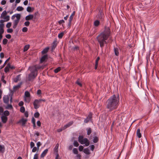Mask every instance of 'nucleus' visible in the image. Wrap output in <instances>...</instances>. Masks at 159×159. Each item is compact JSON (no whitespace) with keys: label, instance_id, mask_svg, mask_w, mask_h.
Returning a JSON list of instances; mask_svg holds the SVG:
<instances>
[{"label":"nucleus","instance_id":"obj_1","mask_svg":"<svg viewBox=\"0 0 159 159\" xmlns=\"http://www.w3.org/2000/svg\"><path fill=\"white\" fill-rule=\"evenodd\" d=\"M111 34V30L108 27L105 26L104 29L101 31L97 37V40L102 49L105 44H107L106 40L110 38Z\"/></svg>","mask_w":159,"mask_h":159},{"label":"nucleus","instance_id":"obj_2","mask_svg":"<svg viewBox=\"0 0 159 159\" xmlns=\"http://www.w3.org/2000/svg\"><path fill=\"white\" fill-rule=\"evenodd\" d=\"M120 97L119 94H115L110 97L106 102V107L108 109L109 111H111L116 109L119 105Z\"/></svg>","mask_w":159,"mask_h":159},{"label":"nucleus","instance_id":"obj_3","mask_svg":"<svg viewBox=\"0 0 159 159\" xmlns=\"http://www.w3.org/2000/svg\"><path fill=\"white\" fill-rule=\"evenodd\" d=\"M31 73L29 75L28 79L30 81L33 80L37 76L38 73L35 68L34 67H29Z\"/></svg>","mask_w":159,"mask_h":159},{"label":"nucleus","instance_id":"obj_4","mask_svg":"<svg viewBox=\"0 0 159 159\" xmlns=\"http://www.w3.org/2000/svg\"><path fill=\"white\" fill-rule=\"evenodd\" d=\"M96 17L97 19H99L100 20H102V21L103 20V18L104 17V16L102 10H100L99 11L98 14L97 15Z\"/></svg>","mask_w":159,"mask_h":159},{"label":"nucleus","instance_id":"obj_5","mask_svg":"<svg viewBox=\"0 0 159 159\" xmlns=\"http://www.w3.org/2000/svg\"><path fill=\"white\" fill-rule=\"evenodd\" d=\"M40 103L39 102V101L38 99L35 100L33 102V105L34 108L36 109L40 107V105L39 104Z\"/></svg>","mask_w":159,"mask_h":159},{"label":"nucleus","instance_id":"obj_6","mask_svg":"<svg viewBox=\"0 0 159 159\" xmlns=\"http://www.w3.org/2000/svg\"><path fill=\"white\" fill-rule=\"evenodd\" d=\"M92 118V113L90 112L89 113V115L84 120V122L85 123H88L90 120Z\"/></svg>","mask_w":159,"mask_h":159},{"label":"nucleus","instance_id":"obj_7","mask_svg":"<svg viewBox=\"0 0 159 159\" xmlns=\"http://www.w3.org/2000/svg\"><path fill=\"white\" fill-rule=\"evenodd\" d=\"M80 143L82 144H85L86 146H88L90 144L89 141L88 140L87 138H85Z\"/></svg>","mask_w":159,"mask_h":159},{"label":"nucleus","instance_id":"obj_8","mask_svg":"<svg viewBox=\"0 0 159 159\" xmlns=\"http://www.w3.org/2000/svg\"><path fill=\"white\" fill-rule=\"evenodd\" d=\"M75 12L74 11L71 15H70L69 17V22L68 23V25L69 26H70L71 25V22L72 21L73 19V18L74 16L75 15Z\"/></svg>","mask_w":159,"mask_h":159},{"label":"nucleus","instance_id":"obj_9","mask_svg":"<svg viewBox=\"0 0 159 159\" xmlns=\"http://www.w3.org/2000/svg\"><path fill=\"white\" fill-rule=\"evenodd\" d=\"M27 121V119H24V118H22L18 122V123H22V126H24L26 124Z\"/></svg>","mask_w":159,"mask_h":159},{"label":"nucleus","instance_id":"obj_10","mask_svg":"<svg viewBox=\"0 0 159 159\" xmlns=\"http://www.w3.org/2000/svg\"><path fill=\"white\" fill-rule=\"evenodd\" d=\"M1 119L2 122L4 124L7 122L8 120L7 117L4 116H2Z\"/></svg>","mask_w":159,"mask_h":159},{"label":"nucleus","instance_id":"obj_11","mask_svg":"<svg viewBox=\"0 0 159 159\" xmlns=\"http://www.w3.org/2000/svg\"><path fill=\"white\" fill-rule=\"evenodd\" d=\"M3 101L4 103L8 104L9 101V98L8 96H4L3 97Z\"/></svg>","mask_w":159,"mask_h":159},{"label":"nucleus","instance_id":"obj_12","mask_svg":"<svg viewBox=\"0 0 159 159\" xmlns=\"http://www.w3.org/2000/svg\"><path fill=\"white\" fill-rule=\"evenodd\" d=\"M73 121H70L68 122L67 124L63 126V129H66V128L69 127L72 125L73 123Z\"/></svg>","mask_w":159,"mask_h":159},{"label":"nucleus","instance_id":"obj_13","mask_svg":"<svg viewBox=\"0 0 159 159\" xmlns=\"http://www.w3.org/2000/svg\"><path fill=\"white\" fill-rule=\"evenodd\" d=\"M34 18V15L30 14L25 17V19L26 20L28 21L32 20Z\"/></svg>","mask_w":159,"mask_h":159},{"label":"nucleus","instance_id":"obj_14","mask_svg":"<svg viewBox=\"0 0 159 159\" xmlns=\"http://www.w3.org/2000/svg\"><path fill=\"white\" fill-rule=\"evenodd\" d=\"M20 75H17L16 77L14 79V81L15 82L17 83L18 81L20 80Z\"/></svg>","mask_w":159,"mask_h":159},{"label":"nucleus","instance_id":"obj_15","mask_svg":"<svg viewBox=\"0 0 159 159\" xmlns=\"http://www.w3.org/2000/svg\"><path fill=\"white\" fill-rule=\"evenodd\" d=\"M48 151V149H46L41 154V158L44 157L47 153Z\"/></svg>","mask_w":159,"mask_h":159},{"label":"nucleus","instance_id":"obj_16","mask_svg":"<svg viewBox=\"0 0 159 159\" xmlns=\"http://www.w3.org/2000/svg\"><path fill=\"white\" fill-rule=\"evenodd\" d=\"M48 59V56L47 55H45L43 56L40 59V62L41 63H42L44 62L45 60Z\"/></svg>","mask_w":159,"mask_h":159},{"label":"nucleus","instance_id":"obj_17","mask_svg":"<svg viewBox=\"0 0 159 159\" xmlns=\"http://www.w3.org/2000/svg\"><path fill=\"white\" fill-rule=\"evenodd\" d=\"M100 59V57H97V58L96 60L95 66V69L96 70L97 69L98 65V61Z\"/></svg>","mask_w":159,"mask_h":159},{"label":"nucleus","instance_id":"obj_18","mask_svg":"<svg viewBox=\"0 0 159 159\" xmlns=\"http://www.w3.org/2000/svg\"><path fill=\"white\" fill-rule=\"evenodd\" d=\"M19 22V21L16 20L13 21V27L14 29H15L16 27Z\"/></svg>","mask_w":159,"mask_h":159},{"label":"nucleus","instance_id":"obj_19","mask_svg":"<svg viewBox=\"0 0 159 159\" xmlns=\"http://www.w3.org/2000/svg\"><path fill=\"white\" fill-rule=\"evenodd\" d=\"M34 10V7H28L27 8V11L29 12H33Z\"/></svg>","mask_w":159,"mask_h":159},{"label":"nucleus","instance_id":"obj_20","mask_svg":"<svg viewBox=\"0 0 159 159\" xmlns=\"http://www.w3.org/2000/svg\"><path fill=\"white\" fill-rule=\"evenodd\" d=\"M57 43L56 41H54L52 44V50L54 49L57 46Z\"/></svg>","mask_w":159,"mask_h":159},{"label":"nucleus","instance_id":"obj_21","mask_svg":"<svg viewBox=\"0 0 159 159\" xmlns=\"http://www.w3.org/2000/svg\"><path fill=\"white\" fill-rule=\"evenodd\" d=\"M49 49V47H47L46 48L44 49L42 51V54H44L47 53L48 52Z\"/></svg>","mask_w":159,"mask_h":159},{"label":"nucleus","instance_id":"obj_22","mask_svg":"<svg viewBox=\"0 0 159 159\" xmlns=\"http://www.w3.org/2000/svg\"><path fill=\"white\" fill-rule=\"evenodd\" d=\"M137 136L139 138H140L141 137V134L140 132V129H139L137 130L136 132Z\"/></svg>","mask_w":159,"mask_h":159},{"label":"nucleus","instance_id":"obj_23","mask_svg":"<svg viewBox=\"0 0 159 159\" xmlns=\"http://www.w3.org/2000/svg\"><path fill=\"white\" fill-rule=\"evenodd\" d=\"M114 49L115 55L116 56H118L119 55L118 49L117 48H114Z\"/></svg>","mask_w":159,"mask_h":159},{"label":"nucleus","instance_id":"obj_24","mask_svg":"<svg viewBox=\"0 0 159 159\" xmlns=\"http://www.w3.org/2000/svg\"><path fill=\"white\" fill-rule=\"evenodd\" d=\"M21 84L22 83L20 82V83H19L17 85L13 87L14 89L15 90H16L18 89L19 88H20Z\"/></svg>","mask_w":159,"mask_h":159},{"label":"nucleus","instance_id":"obj_25","mask_svg":"<svg viewBox=\"0 0 159 159\" xmlns=\"http://www.w3.org/2000/svg\"><path fill=\"white\" fill-rule=\"evenodd\" d=\"M4 20H0V28L3 29L4 27V24H3Z\"/></svg>","mask_w":159,"mask_h":159},{"label":"nucleus","instance_id":"obj_26","mask_svg":"<svg viewBox=\"0 0 159 159\" xmlns=\"http://www.w3.org/2000/svg\"><path fill=\"white\" fill-rule=\"evenodd\" d=\"M31 67H34L35 68L37 72H38V70L39 69H43V67L42 66H32Z\"/></svg>","mask_w":159,"mask_h":159},{"label":"nucleus","instance_id":"obj_27","mask_svg":"<svg viewBox=\"0 0 159 159\" xmlns=\"http://www.w3.org/2000/svg\"><path fill=\"white\" fill-rule=\"evenodd\" d=\"M7 12L6 11H4L2 13L0 17L1 18H3L4 17L6 16V15L7 14Z\"/></svg>","mask_w":159,"mask_h":159},{"label":"nucleus","instance_id":"obj_28","mask_svg":"<svg viewBox=\"0 0 159 159\" xmlns=\"http://www.w3.org/2000/svg\"><path fill=\"white\" fill-rule=\"evenodd\" d=\"M15 15L16 17V20L19 21L21 17L20 14H15Z\"/></svg>","mask_w":159,"mask_h":159},{"label":"nucleus","instance_id":"obj_29","mask_svg":"<svg viewBox=\"0 0 159 159\" xmlns=\"http://www.w3.org/2000/svg\"><path fill=\"white\" fill-rule=\"evenodd\" d=\"M84 152L86 154H89L90 153L89 150L88 148H84Z\"/></svg>","mask_w":159,"mask_h":159},{"label":"nucleus","instance_id":"obj_30","mask_svg":"<svg viewBox=\"0 0 159 159\" xmlns=\"http://www.w3.org/2000/svg\"><path fill=\"white\" fill-rule=\"evenodd\" d=\"M84 139V137L82 135H79L78 139V141L80 143L82 142V141Z\"/></svg>","mask_w":159,"mask_h":159},{"label":"nucleus","instance_id":"obj_31","mask_svg":"<svg viewBox=\"0 0 159 159\" xmlns=\"http://www.w3.org/2000/svg\"><path fill=\"white\" fill-rule=\"evenodd\" d=\"M29 48H30L29 45L28 44V45H25L24 47L23 51L24 52H25L27 51L28 50V49H29Z\"/></svg>","mask_w":159,"mask_h":159},{"label":"nucleus","instance_id":"obj_32","mask_svg":"<svg viewBox=\"0 0 159 159\" xmlns=\"http://www.w3.org/2000/svg\"><path fill=\"white\" fill-rule=\"evenodd\" d=\"M99 24L100 22L98 20H95L94 22V25L96 27L98 26L99 25Z\"/></svg>","mask_w":159,"mask_h":159},{"label":"nucleus","instance_id":"obj_33","mask_svg":"<svg viewBox=\"0 0 159 159\" xmlns=\"http://www.w3.org/2000/svg\"><path fill=\"white\" fill-rule=\"evenodd\" d=\"M4 150L5 148L4 146L0 145V152H4Z\"/></svg>","mask_w":159,"mask_h":159},{"label":"nucleus","instance_id":"obj_34","mask_svg":"<svg viewBox=\"0 0 159 159\" xmlns=\"http://www.w3.org/2000/svg\"><path fill=\"white\" fill-rule=\"evenodd\" d=\"M99 140V139L98 137L97 136H94L93 137V143H97Z\"/></svg>","mask_w":159,"mask_h":159},{"label":"nucleus","instance_id":"obj_35","mask_svg":"<svg viewBox=\"0 0 159 159\" xmlns=\"http://www.w3.org/2000/svg\"><path fill=\"white\" fill-rule=\"evenodd\" d=\"M87 130V134L88 135H89L92 132L91 129L90 128H89L86 129Z\"/></svg>","mask_w":159,"mask_h":159},{"label":"nucleus","instance_id":"obj_36","mask_svg":"<svg viewBox=\"0 0 159 159\" xmlns=\"http://www.w3.org/2000/svg\"><path fill=\"white\" fill-rule=\"evenodd\" d=\"M10 57H9L4 62V64H3V65L0 68V69H2V68H3L6 65L7 63V61H8L10 60Z\"/></svg>","mask_w":159,"mask_h":159},{"label":"nucleus","instance_id":"obj_37","mask_svg":"<svg viewBox=\"0 0 159 159\" xmlns=\"http://www.w3.org/2000/svg\"><path fill=\"white\" fill-rule=\"evenodd\" d=\"M59 147V144L58 143H57L55 148H54V151L55 152H58V149Z\"/></svg>","mask_w":159,"mask_h":159},{"label":"nucleus","instance_id":"obj_38","mask_svg":"<svg viewBox=\"0 0 159 159\" xmlns=\"http://www.w3.org/2000/svg\"><path fill=\"white\" fill-rule=\"evenodd\" d=\"M13 108L12 105L11 104H8L7 106L6 107V109H11Z\"/></svg>","mask_w":159,"mask_h":159},{"label":"nucleus","instance_id":"obj_39","mask_svg":"<svg viewBox=\"0 0 159 159\" xmlns=\"http://www.w3.org/2000/svg\"><path fill=\"white\" fill-rule=\"evenodd\" d=\"M24 10V8L21 6H19L16 8V10L18 11H21Z\"/></svg>","mask_w":159,"mask_h":159},{"label":"nucleus","instance_id":"obj_40","mask_svg":"<svg viewBox=\"0 0 159 159\" xmlns=\"http://www.w3.org/2000/svg\"><path fill=\"white\" fill-rule=\"evenodd\" d=\"M25 96L26 97H29L30 96V94L28 91H26L25 92Z\"/></svg>","mask_w":159,"mask_h":159},{"label":"nucleus","instance_id":"obj_41","mask_svg":"<svg viewBox=\"0 0 159 159\" xmlns=\"http://www.w3.org/2000/svg\"><path fill=\"white\" fill-rule=\"evenodd\" d=\"M64 34V32H62L58 34V37L59 39H61L62 37L63 36Z\"/></svg>","mask_w":159,"mask_h":159},{"label":"nucleus","instance_id":"obj_42","mask_svg":"<svg viewBox=\"0 0 159 159\" xmlns=\"http://www.w3.org/2000/svg\"><path fill=\"white\" fill-rule=\"evenodd\" d=\"M4 116H8L10 114L9 112L7 110L5 111L4 112Z\"/></svg>","mask_w":159,"mask_h":159},{"label":"nucleus","instance_id":"obj_43","mask_svg":"<svg viewBox=\"0 0 159 159\" xmlns=\"http://www.w3.org/2000/svg\"><path fill=\"white\" fill-rule=\"evenodd\" d=\"M61 70V67H59L54 70V72L55 73H57L59 72Z\"/></svg>","mask_w":159,"mask_h":159},{"label":"nucleus","instance_id":"obj_44","mask_svg":"<svg viewBox=\"0 0 159 159\" xmlns=\"http://www.w3.org/2000/svg\"><path fill=\"white\" fill-rule=\"evenodd\" d=\"M73 153L75 154H77L78 153V150L76 148H74L73 150Z\"/></svg>","mask_w":159,"mask_h":159},{"label":"nucleus","instance_id":"obj_45","mask_svg":"<svg viewBox=\"0 0 159 159\" xmlns=\"http://www.w3.org/2000/svg\"><path fill=\"white\" fill-rule=\"evenodd\" d=\"M73 145L74 146L77 147L79 145V144L76 140H75L73 143Z\"/></svg>","mask_w":159,"mask_h":159},{"label":"nucleus","instance_id":"obj_46","mask_svg":"<svg viewBox=\"0 0 159 159\" xmlns=\"http://www.w3.org/2000/svg\"><path fill=\"white\" fill-rule=\"evenodd\" d=\"M5 20V21H7L10 20V16H7L3 18Z\"/></svg>","mask_w":159,"mask_h":159},{"label":"nucleus","instance_id":"obj_47","mask_svg":"<svg viewBox=\"0 0 159 159\" xmlns=\"http://www.w3.org/2000/svg\"><path fill=\"white\" fill-rule=\"evenodd\" d=\"M39 113L38 112H36L34 113V116L35 118H38L39 116Z\"/></svg>","mask_w":159,"mask_h":159},{"label":"nucleus","instance_id":"obj_48","mask_svg":"<svg viewBox=\"0 0 159 159\" xmlns=\"http://www.w3.org/2000/svg\"><path fill=\"white\" fill-rule=\"evenodd\" d=\"M25 109L23 106L21 107L20 108V111L22 113H24L25 112Z\"/></svg>","mask_w":159,"mask_h":159},{"label":"nucleus","instance_id":"obj_49","mask_svg":"<svg viewBox=\"0 0 159 159\" xmlns=\"http://www.w3.org/2000/svg\"><path fill=\"white\" fill-rule=\"evenodd\" d=\"M9 67L7 66L4 68V71L5 73H7L9 71Z\"/></svg>","mask_w":159,"mask_h":159},{"label":"nucleus","instance_id":"obj_50","mask_svg":"<svg viewBox=\"0 0 159 159\" xmlns=\"http://www.w3.org/2000/svg\"><path fill=\"white\" fill-rule=\"evenodd\" d=\"M76 83L78 85H79L80 87L82 86V84H81L79 81V80L78 79L77 80V81L76 82Z\"/></svg>","mask_w":159,"mask_h":159},{"label":"nucleus","instance_id":"obj_51","mask_svg":"<svg viewBox=\"0 0 159 159\" xmlns=\"http://www.w3.org/2000/svg\"><path fill=\"white\" fill-rule=\"evenodd\" d=\"M8 41V40L6 39H4L3 40L2 43L4 45L7 44Z\"/></svg>","mask_w":159,"mask_h":159},{"label":"nucleus","instance_id":"obj_52","mask_svg":"<svg viewBox=\"0 0 159 159\" xmlns=\"http://www.w3.org/2000/svg\"><path fill=\"white\" fill-rule=\"evenodd\" d=\"M11 25V22H8V23L6 25V26L7 28H10Z\"/></svg>","mask_w":159,"mask_h":159},{"label":"nucleus","instance_id":"obj_53","mask_svg":"<svg viewBox=\"0 0 159 159\" xmlns=\"http://www.w3.org/2000/svg\"><path fill=\"white\" fill-rule=\"evenodd\" d=\"M4 78H5V77H4V75H2V77H1V80L2 81H3V82L5 83V84H6V81H5L4 80Z\"/></svg>","mask_w":159,"mask_h":159},{"label":"nucleus","instance_id":"obj_54","mask_svg":"<svg viewBox=\"0 0 159 159\" xmlns=\"http://www.w3.org/2000/svg\"><path fill=\"white\" fill-rule=\"evenodd\" d=\"M30 23L28 21H25L24 23L25 25L26 26H29L30 25Z\"/></svg>","mask_w":159,"mask_h":159},{"label":"nucleus","instance_id":"obj_55","mask_svg":"<svg viewBox=\"0 0 159 159\" xmlns=\"http://www.w3.org/2000/svg\"><path fill=\"white\" fill-rule=\"evenodd\" d=\"M27 30H28V28L26 27H24L22 29V31L23 32H27Z\"/></svg>","mask_w":159,"mask_h":159},{"label":"nucleus","instance_id":"obj_56","mask_svg":"<svg viewBox=\"0 0 159 159\" xmlns=\"http://www.w3.org/2000/svg\"><path fill=\"white\" fill-rule=\"evenodd\" d=\"M7 65L9 67V68H11V69H13L15 68V67L14 66H11L10 63H8Z\"/></svg>","mask_w":159,"mask_h":159},{"label":"nucleus","instance_id":"obj_57","mask_svg":"<svg viewBox=\"0 0 159 159\" xmlns=\"http://www.w3.org/2000/svg\"><path fill=\"white\" fill-rule=\"evenodd\" d=\"M24 105V102L22 101H20L18 103V105L20 107H22Z\"/></svg>","mask_w":159,"mask_h":159},{"label":"nucleus","instance_id":"obj_58","mask_svg":"<svg viewBox=\"0 0 159 159\" xmlns=\"http://www.w3.org/2000/svg\"><path fill=\"white\" fill-rule=\"evenodd\" d=\"M7 31L8 33H11L13 32V30L12 29H9L7 30Z\"/></svg>","mask_w":159,"mask_h":159},{"label":"nucleus","instance_id":"obj_59","mask_svg":"<svg viewBox=\"0 0 159 159\" xmlns=\"http://www.w3.org/2000/svg\"><path fill=\"white\" fill-rule=\"evenodd\" d=\"M84 147H83L82 145H80L79 147V150L80 151H82L83 150V149Z\"/></svg>","mask_w":159,"mask_h":159},{"label":"nucleus","instance_id":"obj_60","mask_svg":"<svg viewBox=\"0 0 159 159\" xmlns=\"http://www.w3.org/2000/svg\"><path fill=\"white\" fill-rule=\"evenodd\" d=\"M75 157H76V159H81V156L80 154H77L75 156Z\"/></svg>","mask_w":159,"mask_h":159},{"label":"nucleus","instance_id":"obj_61","mask_svg":"<svg viewBox=\"0 0 159 159\" xmlns=\"http://www.w3.org/2000/svg\"><path fill=\"white\" fill-rule=\"evenodd\" d=\"M90 149L92 151H93V150H94V148H95L94 146L93 145H92L90 146Z\"/></svg>","mask_w":159,"mask_h":159},{"label":"nucleus","instance_id":"obj_62","mask_svg":"<svg viewBox=\"0 0 159 159\" xmlns=\"http://www.w3.org/2000/svg\"><path fill=\"white\" fill-rule=\"evenodd\" d=\"M30 146L31 148H32L34 147V143L32 142H31L30 143Z\"/></svg>","mask_w":159,"mask_h":159},{"label":"nucleus","instance_id":"obj_63","mask_svg":"<svg viewBox=\"0 0 159 159\" xmlns=\"http://www.w3.org/2000/svg\"><path fill=\"white\" fill-rule=\"evenodd\" d=\"M65 22V21L63 20H61L58 21V23L61 25L62 23H64Z\"/></svg>","mask_w":159,"mask_h":159},{"label":"nucleus","instance_id":"obj_64","mask_svg":"<svg viewBox=\"0 0 159 159\" xmlns=\"http://www.w3.org/2000/svg\"><path fill=\"white\" fill-rule=\"evenodd\" d=\"M38 154H36L34 155L33 159H38Z\"/></svg>","mask_w":159,"mask_h":159}]
</instances>
